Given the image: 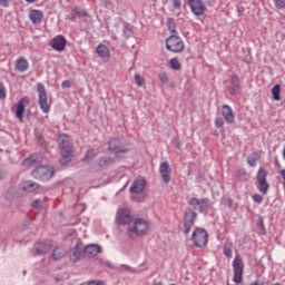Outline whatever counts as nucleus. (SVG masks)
I'll use <instances>...</instances> for the list:
<instances>
[{
	"mask_svg": "<svg viewBox=\"0 0 285 285\" xmlns=\"http://www.w3.org/2000/svg\"><path fill=\"white\" fill-rule=\"evenodd\" d=\"M216 126H217V128H222L223 126H224V120H222V119H216Z\"/></svg>",
	"mask_w": 285,
	"mask_h": 285,
	"instance_id": "49530a36",
	"label": "nucleus"
},
{
	"mask_svg": "<svg viewBox=\"0 0 285 285\" xmlns=\"http://www.w3.org/2000/svg\"><path fill=\"white\" fill-rule=\"evenodd\" d=\"M135 81H136L137 86H139L140 88H141V86H144L146 83V79L142 78V76L139 73L135 75Z\"/></svg>",
	"mask_w": 285,
	"mask_h": 285,
	"instance_id": "473e14b6",
	"label": "nucleus"
},
{
	"mask_svg": "<svg viewBox=\"0 0 285 285\" xmlns=\"http://www.w3.org/2000/svg\"><path fill=\"white\" fill-rule=\"evenodd\" d=\"M191 242L197 248H204L208 244V232L204 228H196L191 234Z\"/></svg>",
	"mask_w": 285,
	"mask_h": 285,
	"instance_id": "39448f33",
	"label": "nucleus"
},
{
	"mask_svg": "<svg viewBox=\"0 0 285 285\" xmlns=\"http://www.w3.org/2000/svg\"><path fill=\"white\" fill-rule=\"evenodd\" d=\"M158 79L159 81H161L163 83H168V75H166V72H160L158 75Z\"/></svg>",
	"mask_w": 285,
	"mask_h": 285,
	"instance_id": "4c0bfd02",
	"label": "nucleus"
},
{
	"mask_svg": "<svg viewBox=\"0 0 285 285\" xmlns=\"http://www.w3.org/2000/svg\"><path fill=\"white\" fill-rule=\"evenodd\" d=\"M173 3V10L171 12H177L179 13V10H181V0H171Z\"/></svg>",
	"mask_w": 285,
	"mask_h": 285,
	"instance_id": "c85d7f7f",
	"label": "nucleus"
},
{
	"mask_svg": "<svg viewBox=\"0 0 285 285\" xmlns=\"http://www.w3.org/2000/svg\"><path fill=\"white\" fill-rule=\"evenodd\" d=\"M0 99H6V86L0 82Z\"/></svg>",
	"mask_w": 285,
	"mask_h": 285,
	"instance_id": "58836bf2",
	"label": "nucleus"
},
{
	"mask_svg": "<svg viewBox=\"0 0 285 285\" xmlns=\"http://www.w3.org/2000/svg\"><path fill=\"white\" fill-rule=\"evenodd\" d=\"M169 66L173 70H179L181 68V63L176 58L169 60Z\"/></svg>",
	"mask_w": 285,
	"mask_h": 285,
	"instance_id": "c756f323",
	"label": "nucleus"
},
{
	"mask_svg": "<svg viewBox=\"0 0 285 285\" xmlns=\"http://www.w3.org/2000/svg\"><path fill=\"white\" fill-rule=\"evenodd\" d=\"M106 6H108V3H110V0H105Z\"/></svg>",
	"mask_w": 285,
	"mask_h": 285,
	"instance_id": "bf43d9fd",
	"label": "nucleus"
},
{
	"mask_svg": "<svg viewBox=\"0 0 285 285\" xmlns=\"http://www.w3.org/2000/svg\"><path fill=\"white\" fill-rule=\"evenodd\" d=\"M0 6L2 8H10V1L9 0H0Z\"/></svg>",
	"mask_w": 285,
	"mask_h": 285,
	"instance_id": "79ce46f5",
	"label": "nucleus"
},
{
	"mask_svg": "<svg viewBox=\"0 0 285 285\" xmlns=\"http://www.w3.org/2000/svg\"><path fill=\"white\" fill-rule=\"evenodd\" d=\"M189 8L196 17H202L206 12V4L202 0H188Z\"/></svg>",
	"mask_w": 285,
	"mask_h": 285,
	"instance_id": "f8f14e48",
	"label": "nucleus"
},
{
	"mask_svg": "<svg viewBox=\"0 0 285 285\" xmlns=\"http://www.w3.org/2000/svg\"><path fill=\"white\" fill-rule=\"evenodd\" d=\"M144 190H146V180L144 178H138L134 180L130 187V193L139 195V193H144Z\"/></svg>",
	"mask_w": 285,
	"mask_h": 285,
	"instance_id": "2eb2a0df",
	"label": "nucleus"
},
{
	"mask_svg": "<svg viewBox=\"0 0 285 285\" xmlns=\"http://www.w3.org/2000/svg\"><path fill=\"white\" fill-rule=\"evenodd\" d=\"M188 204L193 210H198L199 213H208L210 209V200L208 198L191 197Z\"/></svg>",
	"mask_w": 285,
	"mask_h": 285,
	"instance_id": "423d86ee",
	"label": "nucleus"
},
{
	"mask_svg": "<svg viewBox=\"0 0 285 285\" xmlns=\"http://www.w3.org/2000/svg\"><path fill=\"white\" fill-rule=\"evenodd\" d=\"M150 233V223L144 218H134L127 227V235L130 237H144Z\"/></svg>",
	"mask_w": 285,
	"mask_h": 285,
	"instance_id": "f257e3e1",
	"label": "nucleus"
},
{
	"mask_svg": "<svg viewBox=\"0 0 285 285\" xmlns=\"http://www.w3.org/2000/svg\"><path fill=\"white\" fill-rule=\"evenodd\" d=\"M99 253H101V246L97 244H90L85 247V255H87V257H97Z\"/></svg>",
	"mask_w": 285,
	"mask_h": 285,
	"instance_id": "6ab92c4d",
	"label": "nucleus"
},
{
	"mask_svg": "<svg viewBox=\"0 0 285 285\" xmlns=\"http://www.w3.org/2000/svg\"><path fill=\"white\" fill-rule=\"evenodd\" d=\"M65 255H66V252L62 248L57 247L52 253V258L56 261L61 259L65 257Z\"/></svg>",
	"mask_w": 285,
	"mask_h": 285,
	"instance_id": "cd10ccee",
	"label": "nucleus"
},
{
	"mask_svg": "<svg viewBox=\"0 0 285 285\" xmlns=\"http://www.w3.org/2000/svg\"><path fill=\"white\" fill-rule=\"evenodd\" d=\"M238 83H239V77H237V75H234L232 77V85L235 86V88H237Z\"/></svg>",
	"mask_w": 285,
	"mask_h": 285,
	"instance_id": "a19ab883",
	"label": "nucleus"
},
{
	"mask_svg": "<svg viewBox=\"0 0 285 285\" xmlns=\"http://www.w3.org/2000/svg\"><path fill=\"white\" fill-rule=\"evenodd\" d=\"M50 250V245H46L45 243H38L36 245V254L37 255H46Z\"/></svg>",
	"mask_w": 285,
	"mask_h": 285,
	"instance_id": "393cba45",
	"label": "nucleus"
},
{
	"mask_svg": "<svg viewBox=\"0 0 285 285\" xmlns=\"http://www.w3.org/2000/svg\"><path fill=\"white\" fill-rule=\"evenodd\" d=\"M268 171L264 168H259L256 175V188L262 193L263 195H267L268 188H271V185L267 180Z\"/></svg>",
	"mask_w": 285,
	"mask_h": 285,
	"instance_id": "7ed1b4c3",
	"label": "nucleus"
},
{
	"mask_svg": "<svg viewBox=\"0 0 285 285\" xmlns=\"http://www.w3.org/2000/svg\"><path fill=\"white\" fill-rule=\"evenodd\" d=\"M250 285H266V283L264 281H255Z\"/></svg>",
	"mask_w": 285,
	"mask_h": 285,
	"instance_id": "3c124183",
	"label": "nucleus"
},
{
	"mask_svg": "<svg viewBox=\"0 0 285 285\" xmlns=\"http://www.w3.org/2000/svg\"><path fill=\"white\" fill-rule=\"evenodd\" d=\"M135 218L132 217V213L128 208H120L116 214V222L122 226H130V222Z\"/></svg>",
	"mask_w": 285,
	"mask_h": 285,
	"instance_id": "9b49d317",
	"label": "nucleus"
},
{
	"mask_svg": "<svg viewBox=\"0 0 285 285\" xmlns=\"http://www.w3.org/2000/svg\"><path fill=\"white\" fill-rule=\"evenodd\" d=\"M237 177L240 181H246V179H248V174L246 173V169H239L237 171Z\"/></svg>",
	"mask_w": 285,
	"mask_h": 285,
	"instance_id": "7c9ffc66",
	"label": "nucleus"
},
{
	"mask_svg": "<svg viewBox=\"0 0 285 285\" xmlns=\"http://www.w3.org/2000/svg\"><path fill=\"white\" fill-rule=\"evenodd\" d=\"M122 268H126L129 273H135V269L128 265H122Z\"/></svg>",
	"mask_w": 285,
	"mask_h": 285,
	"instance_id": "de8ad7c7",
	"label": "nucleus"
},
{
	"mask_svg": "<svg viewBox=\"0 0 285 285\" xmlns=\"http://www.w3.org/2000/svg\"><path fill=\"white\" fill-rule=\"evenodd\" d=\"M233 268H234V278L233 281L235 284L242 283V279L244 277V261L239 255H236L233 261Z\"/></svg>",
	"mask_w": 285,
	"mask_h": 285,
	"instance_id": "1a4fd4ad",
	"label": "nucleus"
},
{
	"mask_svg": "<svg viewBox=\"0 0 285 285\" xmlns=\"http://www.w3.org/2000/svg\"><path fill=\"white\" fill-rule=\"evenodd\" d=\"M109 150H114L119 155V153H128V149L121 148V140L119 138H114L109 141Z\"/></svg>",
	"mask_w": 285,
	"mask_h": 285,
	"instance_id": "4be33fe9",
	"label": "nucleus"
},
{
	"mask_svg": "<svg viewBox=\"0 0 285 285\" xmlns=\"http://www.w3.org/2000/svg\"><path fill=\"white\" fill-rule=\"evenodd\" d=\"M195 222H197V213L193 209H187L185 212V219H184V234L188 235L193 227L195 226Z\"/></svg>",
	"mask_w": 285,
	"mask_h": 285,
	"instance_id": "9d476101",
	"label": "nucleus"
},
{
	"mask_svg": "<svg viewBox=\"0 0 285 285\" xmlns=\"http://www.w3.org/2000/svg\"><path fill=\"white\" fill-rule=\"evenodd\" d=\"M159 173L163 181L165 184H170V175L173 173V168H170V164H168V161H164L160 164Z\"/></svg>",
	"mask_w": 285,
	"mask_h": 285,
	"instance_id": "ddd939ff",
	"label": "nucleus"
},
{
	"mask_svg": "<svg viewBox=\"0 0 285 285\" xmlns=\"http://www.w3.org/2000/svg\"><path fill=\"white\" fill-rule=\"evenodd\" d=\"M29 19L31 23H35L36 26L41 23V21H43V11L39 9H31L29 11Z\"/></svg>",
	"mask_w": 285,
	"mask_h": 285,
	"instance_id": "a211bd4d",
	"label": "nucleus"
},
{
	"mask_svg": "<svg viewBox=\"0 0 285 285\" xmlns=\"http://www.w3.org/2000/svg\"><path fill=\"white\" fill-rule=\"evenodd\" d=\"M229 92H230V95H235V92H237V89L236 88H230Z\"/></svg>",
	"mask_w": 285,
	"mask_h": 285,
	"instance_id": "6e6d98bb",
	"label": "nucleus"
},
{
	"mask_svg": "<svg viewBox=\"0 0 285 285\" xmlns=\"http://www.w3.org/2000/svg\"><path fill=\"white\" fill-rule=\"evenodd\" d=\"M167 28L171 35H177V29L175 28V22L173 19L167 20Z\"/></svg>",
	"mask_w": 285,
	"mask_h": 285,
	"instance_id": "2f4dec72",
	"label": "nucleus"
},
{
	"mask_svg": "<svg viewBox=\"0 0 285 285\" xmlns=\"http://www.w3.org/2000/svg\"><path fill=\"white\" fill-rule=\"evenodd\" d=\"M248 166L255 167L257 161L255 160V158H248L247 159Z\"/></svg>",
	"mask_w": 285,
	"mask_h": 285,
	"instance_id": "37998d69",
	"label": "nucleus"
},
{
	"mask_svg": "<svg viewBox=\"0 0 285 285\" xmlns=\"http://www.w3.org/2000/svg\"><path fill=\"white\" fill-rule=\"evenodd\" d=\"M224 255H226V257H230V249H225Z\"/></svg>",
	"mask_w": 285,
	"mask_h": 285,
	"instance_id": "5fc2aeb1",
	"label": "nucleus"
},
{
	"mask_svg": "<svg viewBox=\"0 0 285 285\" xmlns=\"http://www.w3.org/2000/svg\"><path fill=\"white\" fill-rule=\"evenodd\" d=\"M3 177H6V173H3V170L0 169V179H3Z\"/></svg>",
	"mask_w": 285,
	"mask_h": 285,
	"instance_id": "4d7b16f0",
	"label": "nucleus"
},
{
	"mask_svg": "<svg viewBox=\"0 0 285 285\" xmlns=\"http://www.w3.org/2000/svg\"><path fill=\"white\" fill-rule=\"evenodd\" d=\"M206 6H213L216 0H203Z\"/></svg>",
	"mask_w": 285,
	"mask_h": 285,
	"instance_id": "8fccbe9b",
	"label": "nucleus"
},
{
	"mask_svg": "<svg viewBox=\"0 0 285 285\" xmlns=\"http://www.w3.org/2000/svg\"><path fill=\"white\" fill-rule=\"evenodd\" d=\"M26 101H28V98H22L16 109V117L19 119V121H23V114L26 112Z\"/></svg>",
	"mask_w": 285,
	"mask_h": 285,
	"instance_id": "412c9836",
	"label": "nucleus"
},
{
	"mask_svg": "<svg viewBox=\"0 0 285 285\" xmlns=\"http://www.w3.org/2000/svg\"><path fill=\"white\" fill-rule=\"evenodd\" d=\"M66 43H68V41L66 40V37L61 35L56 36L51 40V47L53 50H57V52H63V50H66Z\"/></svg>",
	"mask_w": 285,
	"mask_h": 285,
	"instance_id": "4468645a",
	"label": "nucleus"
},
{
	"mask_svg": "<svg viewBox=\"0 0 285 285\" xmlns=\"http://www.w3.org/2000/svg\"><path fill=\"white\" fill-rule=\"evenodd\" d=\"M273 2L275 7L278 8L279 10L285 9V0H273Z\"/></svg>",
	"mask_w": 285,
	"mask_h": 285,
	"instance_id": "c9c22d12",
	"label": "nucleus"
},
{
	"mask_svg": "<svg viewBox=\"0 0 285 285\" xmlns=\"http://www.w3.org/2000/svg\"><path fill=\"white\" fill-rule=\"evenodd\" d=\"M237 12L238 14H242V12H244V7H237Z\"/></svg>",
	"mask_w": 285,
	"mask_h": 285,
	"instance_id": "864d4df0",
	"label": "nucleus"
},
{
	"mask_svg": "<svg viewBox=\"0 0 285 285\" xmlns=\"http://www.w3.org/2000/svg\"><path fill=\"white\" fill-rule=\"evenodd\" d=\"M222 115L227 124L235 122V112L233 111V108H230V106L223 105Z\"/></svg>",
	"mask_w": 285,
	"mask_h": 285,
	"instance_id": "dca6fc26",
	"label": "nucleus"
},
{
	"mask_svg": "<svg viewBox=\"0 0 285 285\" xmlns=\"http://www.w3.org/2000/svg\"><path fill=\"white\" fill-rule=\"evenodd\" d=\"M253 199H254V202H255L256 204H262V203L264 202V197H262V195H259V194H255V195L253 196Z\"/></svg>",
	"mask_w": 285,
	"mask_h": 285,
	"instance_id": "ea45409f",
	"label": "nucleus"
},
{
	"mask_svg": "<svg viewBox=\"0 0 285 285\" xmlns=\"http://www.w3.org/2000/svg\"><path fill=\"white\" fill-rule=\"evenodd\" d=\"M97 156V153H95V149H89L85 156V159H95Z\"/></svg>",
	"mask_w": 285,
	"mask_h": 285,
	"instance_id": "e433bc0d",
	"label": "nucleus"
},
{
	"mask_svg": "<svg viewBox=\"0 0 285 285\" xmlns=\"http://www.w3.org/2000/svg\"><path fill=\"white\" fill-rule=\"evenodd\" d=\"M39 161H41V157H39L38 155H32L29 158H27L26 160H23V166H32L35 164H39Z\"/></svg>",
	"mask_w": 285,
	"mask_h": 285,
	"instance_id": "a878e982",
	"label": "nucleus"
},
{
	"mask_svg": "<svg viewBox=\"0 0 285 285\" xmlns=\"http://www.w3.org/2000/svg\"><path fill=\"white\" fill-rule=\"evenodd\" d=\"M124 32H125V35H126L127 37H129V36H130V28L125 27Z\"/></svg>",
	"mask_w": 285,
	"mask_h": 285,
	"instance_id": "603ef678",
	"label": "nucleus"
},
{
	"mask_svg": "<svg viewBox=\"0 0 285 285\" xmlns=\"http://www.w3.org/2000/svg\"><path fill=\"white\" fill-rule=\"evenodd\" d=\"M55 282L59 283V282H63V279H68V274L66 273H60V274H57L55 277H53Z\"/></svg>",
	"mask_w": 285,
	"mask_h": 285,
	"instance_id": "f704fd0d",
	"label": "nucleus"
},
{
	"mask_svg": "<svg viewBox=\"0 0 285 285\" xmlns=\"http://www.w3.org/2000/svg\"><path fill=\"white\" fill-rule=\"evenodd\" d=\"M87 285H104L102 282L91 281Z\"/></svg>",
	"mask_w": 285,
	"mask_h": 285,
	"instance_id": "09e8293b",
	"label": "nucleus"
},
{
	"mask_svg": "<svg viewBox=\"0 0 285 285\" xmlns=\"http://www.w3.org/2000/svg\"><path fill=\"white\" fill-rule=\"evenodd\" d=\"M27 3H35L37 0H24Z\"/></svg>",
	"mask_w": 285,
	"mask_h": 285,
	"instance_id": "13d9d810",
	"label": "nucleus"
},
{
	"mask_svg": "<svg viewBox=\"0 0 285 285\" xmlns=\"http://www.w3.org/2000/svg\"><path fill=\"white\" fill-rule=\"evenodd\" d=\"M281 92H282V87L279 85H275L272 88V95H273L274 101H279V99H282V97L279 96Z\"/></svg>",
	"mask_w": 285,
	"mask_h": 285,
	"instance_id": "bb28decb",
	"label": "nucleus"
},
{
	"mask_svg": "<svg viewBox=\"0 0 285 285\" xmlns=\"http://www.w3.org/2000/svg\"><path fill=\"white\" fill-rule=\"evenodd\" d=\"M96 52L104 61H108L110 59V49H108L106 45H99Z\"/></svg>",
	"mask_w": 285,
	"mask_h": 285,
	"instance_id": "5701e85b",
	"label": "nucleus"
},
{
	"mask_svg": "<svg viewBox=\"0 0 285 285\" xmlns=\"http://www.w3.org/2000/svg\"><path fill=\"white\" fill-rule=\"evenodd\" d=\"M30 68V63L28 62V59L20 57L16 61L14 70L17 72H26Z\"/></svg>",
	"mask_w": 285,
	"mask_h": 285,
	"instance_id": "aec40b11",
	"label": "nucleus"
},
{
	"mask_svg": "<svg viewBox=\"0 0 285 285\" xmlns=\"http://www.w3.org/2000/svg\"><path fill=\"white\" fill-rule=\"evenodd\" d=\"M75 12H76V14H81L82 17H86V14H87L85 10H81L79 8H76Z\"/></svg>",
	"mask_w": 285,
	"mask_h": 285,
	"instance_id": "c03bdc74",
	"label": "nucleus"
},
{
	"mask_svg": "<svg viewBox=\"0 0 285 285\" xmlns=\"http://www.w3.org/2000/svg\"><path fill=\"white\" fill-rule=\"evenodd\" d=\"M38 97H39V106L42 112H50V104L48 102V94L46 92V87L43 83L39 82L37 85Z\"/></svg>",
	"mask_w": 285,
	"mask_h": 285,
	"instance_id": "6e6552de",
	"label": "nucleus"
},
{
	"mask_svg": "<svg viewBox=\"0 0 285 285\" xmlns=\"http://www.w3.org/2000/svg\"><path fill=\"white\" fill-rule=\"evenodd\" d=\"M31 175L36 179H41V181H48V179H52V176L55 175V168L48 167V166H40L37 167Z\"/></svg>",
	"mask_w": 285,
	"mask_h": 285,
	"instance_id": "0eeeda50",
	"label": "nucleus"
},
{
	"mask_svg": "<svg viewBox=\"0 0 285 285\" xmlns=\"http://www.w3.org/2000/svg\"><path fill=\"white\" fill-rule=\"evenodd\" d=\"M166 48L169 52H184V40H181L177 35H171L166 39Z\"/></svg>",
	"mask_w": 285,
	"mask_h": 285,
	"instance_id": "20e7f679",
	"label": "nucleus"
},
{
	"mask_svg": "<svg viewBox=\"0 0 285 285\" xmlns=\"http://www.w3.org/2000/svg\"><path fill=\"white\" fill-rule=\"evenodd\" d=\"M62 88H70V86H72V83L69 80H65L61 83Z\"/></svg>",
	"mask_w": 285,
	"mask_h": 285,
	"instance_id": "a18cd8bd",
	"label": "nucleus"
},
{
	"mask_svg": "<svg viewBox=\"0 0 285 285\" xmlns=\"http://www.w3.org/2000/svg\"><path fill=\"white\" fill-rule=\"evenodd\" d=\"M83 254L86 255L83 246L81 244H76L71 250L70 259L76 263L83 257Z\"/></svg>",
	"mask_w": 285,
	"mask_h": 285,
	"instance_id": "f3484780",
	"label": "nucleus"
},
{
	"mask_svg": "<svg viewBox=\"0 0 285 285\" xmlns=\"http://www.w3.org/2000/svg\"><path fill=\"white\" fill-rule=\"evenodd\" d=\"M32 208H36V210H41L43 208V203H41V199H36L31 204Z\"/></svg>",
	"mask_w": 285,
	"mask_h": 285,
	"instance_id": "72a5a7b5",
	"label": "nucleus"
},
{
	"mask_svg": "<svg viewBox=\"0 0 285 285\" xmlns=\"http://www.w3.org/2000/svg\"><path fill=\"white\" fill-rule=\"evenodd\" d=\"M58 146L62 155L59 160L61 166H66V164H70V161H72V142L70 141V137L65 134L60 135L58 137Z\"/></svg>",
	"mask_w": 285,
	"mask_h": 285,
	"instance_id": "f03ea898",
	"label": "nucleus"
},
{
	"mask_svg": "<svg viewBox=\"0 0 285 285\" xmlns=\"http://www.w3.org/2000/svg\"><path fill=\"white\" fill-rule=\"evenodd\" d=\"M21 188L24 190V193H35V190L39 189V184L28 180L22 184Z\"/></svg>",
	"mask_w": 285,
	"mask_h": 285,
	"instance_id": "b1692460",
	"label": "nucleus"
}]
</instances>
